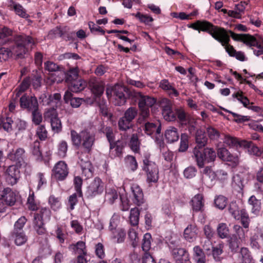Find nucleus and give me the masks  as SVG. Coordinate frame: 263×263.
<instances>
[{"label": "nucleus", "mask_w": 263, "mask_h": 263, "mask_svg": "<svg viewBox=\"0 0 263 263\" xmlns=\"http://www.w3.org/2000/svg\"><path fill=\"white\" fill-rule=\"evenodd\" d=\"M206 133L209 138L213 140H217L220 136L219 132L212 126L206 128Z\"/></svg>", "instance_id": "obj_58"}, {"label": "nucleus", "mask_w": 263, "mask_h": 263, "mask_svg": "<svg viewBox=\"0 0 263 263\" xmlns=\"http://www.w3.org/2000/svg\"><path fill=\"white\" fill-rule=\"evenodd\" d=\"M223 246L222 245H218L216 247H213L211 252L213 258L216 261H219L220 260V255L223 252Z\"/></svg>", "instance_id": "obj_59"}, {"label": "nucleus", "mask_w": 263, "mask_h": 263, "mask_svg": "<svg viewBox=\"0 0 263 263\" xmlns=\"http://www.w3.org/2000/svg\"><path fill=\"white\" fill-rule=\"evenodd\" d=\"M52 172L54 177L59 180H64L68 174L67 165L62 161L58 162L55 165Z\"/></svg>", "instance_id": "obj_11"}, {"label": "nucleus", "mask_w": 263, "mask_h": 263, "mask_svg": "<svg viewBox=\"0 0 263 263\" xmlns=\"http://www.w3.org/2000/svg\"><path fill=\"white\" fill-rule=\"evenodd\" d=\"M196 228L192 225H189L184 231V238L190 241H193L197 235Z\"/></svg>", "instance_id": "obj_32"}, {"label": "nucleus", "mask_w": 263, "mask_h": 263, "mask_svg": "<svg viewBox=\"0 0 263 263\" xmlns=\"http://www.w3.org/2000/svg\"><path fill=\"white\" fill-rule=\"evenodd\" d=\"M193 211H202L204 208L203 196L202 194L196 195L191 201Z\"/></svg>", "instance_id": "obj_22"}, {"label": "nucleus", "mask_w": 263, "mask_h": 263, "mask_svg": "<svg viewBox=\"0 0 263 263\" xmlns=\"http://www.w3.org/2000/svg\"><path fill=\"white\" fill-rule=\"evenodd\" d=\"M249 203L252 205V212L257 215L260 209L261 202L256 198L254 196H252L249 199Z\"/></svg>", "instance_id": "obj_39"}, {"label": "nucleus", "mask_w": 263, "mask_h": 263, "mask_svg": "<svg viewBox=\"0 0 263 263\" xmlns=\"http://www.w3.org/2000/svg\"><path fill=\"white\" fill-rule=\"evenodd\" d=\"M204 153V160L206 163L214 162L216 159V153L212 148L206 147L203 150Z\"/></svg>", "instance_id": "obj_37"}, {"label": "nucleus", "mask_w": 263, "mask_h": 263, "mask_svg": "<svg viewBox=\"0 0 263 263\" xmlns=\"http://www.w3.org/2000/svg\"><path fill=\"white\" fill-rule=\"evenodd\" d=\"M137 114L138 109L135 107H130L125 110L123 117L133 123V121L136 117Z\"/></svg>", "instance_id": "obj_42"}, {"label": "nucleus", "mask_w": 263, "mask_h": 263, "mask_svg": "<svg viewBox=\"0 0 263 263\" xmlns=\"http://www.w3.org/2000/svg\"><path fill=\"white\" fill-rule=\"evenodd\" d=\"M165 136L166 139L170 143L177 141L179 139V134L177 129L174 127L170 126L165 131Z\"/></svg>", "instance_id": "obj_31"}, {"label": "nucleus", "mask_w": 263, "mask_h": 263, "mask_svg": "<svg viewBox=\"0 0 263 263\" xmlns=\"http://www.w3.org/2000/svg\"><path fill=\"white\" fill-rule=\"evenodd\" d=\"M139 108H148L153 106L156 102V100L154 98L148 96H144L142 94L138 99Z\"/></svg>", "instance_id": "obj_24"}, {"label": "nucleus", "mask_w": 263, "mask_h": 263, "mask_svg": "<svg viewBox=\"0 0 263 263\" xmlns=\"http://www.w3.org/2000/svg\"><path fill=\"white\" fill-rule=\"evenodd\" d=\"M232 186L234 190L239 193H241L243 189L242 181L239 176L237 175L233 178Z\"/></svg>", "instance_id": "obj_49"}, {"label": "nucleus", "mask_w": 263, "mask_h": 263, "mask_svg": "<svg viewBox=\"0 0 263 263\" xmlns=\"http://www.w3.org/2000/svg\"><path fill=\"white\" fill-rule=\"evenodd\" d=\"M143 170L146 173L148 183H156L159 179V170L156 164L149 160V156L146 155L143 160Z\"/></svg>", "instance_id": "obj_3"}, {"label": "nucleus", "mask_w": 263, "mask_h": 263, "mask_svg": "<svg viewBox=\"0 0 263 263\" xmlns=\"http://www.w3.org/2000/svg\"><path fill=\"white\" fill-rule=\"evenodd\" d=\"M260 238L263 239V234L257 230L250 238V245L253 248L258 249L260 248L259 240Z\"/></svg>", "instance_id": "obj_38"}, {"label": "nucleus", "mask_w": 263, "mask_h": 263, "mask_svg": "<svg viewBox=\"0 0 263 263\" xmlns=\"http://www.w3.org/2000/svg\"><path fill=\"white\" fill-rule=\"evenodd\" d=\"M31 112L32 121L34 124L36 125H39L42 122L43 120L42 114L40 111L39 108H36L34 110L31 111Z\"/></svg>", "instance_id": "obj_46"}, {"label": "nucleus", "mask_w": 263, "mask_h": 263, "mask_svg": "<svg viewBox=\"0 0 263 263\" xmlns=\"http://www.w3.org/2000/svg\"><path fill=\"white\" fill-rule=\"evenodd\" d=\"M9 159L15 162L16 164L21 167L23 165H26L24 161L25 158V151L24 148L18 147L16 149H13L7 156Z\"/></svg>", "instance_id": "obj_9"}, {"label": "nucleus", "mask_w": 263, "mask_h": 263, "mask_svg": "<svg viewBox=\"0 0 263 263\" xmlns=\"http://www.w3.org/2000/svg\"><path fill=\"white\" fill-rule=\"evenodd\" d=\"M71 138L74 145L76 146H80L82 139L81 132L78 134L74 130H71Z\"/></svg>", "instance_id": "obj_53"}, {"label": "nucleus", "mask_w": 263, "mask_h": 263, "mask_svg": "<svg viewBox=\"0 0 263 263\" xmlns=\"http://www.w3.org/2000/svg\"><path fill=\"white\" fill-rule=\"evenodd\" d=\"M143 130L147 135L151 136L154 133L159 135L161 133V124L159 123L156 124L146 122L144 124Z\"/></svg>", "instance_id": "obj_23"}, {"label": "nucleus", "mask_w": 263, "mask_h": 263, "mask_svg": "<svg viewBox=\"0 0 263 263\" xmlns=\"http://www.w3.org/2000/svg\"><path fill=\"white\" fill-rule=\"evenodd\" d=\"M229 211L235 219H241V222L243 228H248L250 223L249 215L246 210H239L236 202H232L229 206Z\"/></svg>", "instance_id": "obj_5"}, {"label": "nucleus", "mask_w": 263, "mask_h": 263, "mask_svg": "<svg viewBox=\"0 0 263 263\" xmlns=\"http://www.w3.org/2000/svg\"><path fill=\"white\" fill-rule=\"evenodd\" d=\"M202 148H198L197 147H195L193 149V157L195 159L197 165L199 167H203L205 162V160H204V153Z\"/></svg>", "instance_id": "obj_27"}, {"label": "nucleus", "mask_w": 263, "mask_h": 263, "mask_svg": "<svg viewBox=\"0 0 263 263\" xmlns=\"http://www.w3.org/2000/svg\"><path fill=\"white\" fill-rule=\"evenodd\" d=\"M34 215L40 216L41 220L43 221H48L50 219L51 211L46 208H42L39 213L34 214Z\"/></svg>", "instance_id": "obj_56"}, {"label": "nucleus", "mask_w": 263, "mask_h": 263, "mask_svg": "<svg viewBox=\"0 0 263 263\" xmlns=\"http://www.w3.org/2000/svg\"><path fill=\"white\" fill-rule=\"evenodd\" d=\"M140 143L137 134H133L129 142L131 149L134 152H138L139 149Z\"/></svg>", "instance_id": "obj_47"}, {"label": "nucleus", "mask_w": 263, "mask_h": 263, "mask_svg": "<svg viewBox=\"0 0 263 263\" xmlns=\"http://www.w3.org/2000/svg\"><path fill=\"white\" fill-rule=\"evenodd\" d=\"M225 49L230 56L235 57L238 60L244 61L246 59L245 54L242 51H237L234 47L229 44V43L226 44Z\"/></svg>", "instance_id": "obj_28"}, {"label": "nucleus", "mask_w": 263, "mask_h": 263, "mask_svg": "<svg viewBox=\"0 0 263 263\" xmlns=\"http://www.w3.org/2000/svg\"><path fill=\"white\" fill-rule=\"evenodd\" d=\"M223 143L230 147H243V146H249L250 144L248 141L245 140L239 141L237 138L229 135H224Z\"/></svg>", "instance_id": "obj_18"}, {"label": "nucleus", "mask_w": 263, "mask_h": 263, "mask_svg": "<svg viewBox=\"0 0 263 263\" xmlns=\"http://www.w3.org/2000/svg\"><path fill=\"white\" fill-rule=\"evenodd\" d=\"M89 86L92 93L97 97H100L104 92V85L101 81L91 79L89 81Z\"/></svg>", "instance_id": "obj_21"}, {"label": "nucleus", "mask_w": 263, "mask_h": 263, "mask_svg": "<svg viewBox=\"0 0 263 263\" xmlns=\"http://www.w3.org/2000/svg\"><path fill=\"white\" fill-rule=\"evenodd\" d=\"M103 191V182L99 178L96 177L88 186L86 190V194L88 197H93L102 193Z\"/></svg>", "instance_id": "obj_10"}, {"label": "nucleus", "mask_w": 263, "mask_h": 263, "mask_svg": "<svg viewBox=\"0 0 263 263\" xmlns=\"http://www.w3.org/2000/svg\"><path fill=\"white\" fill-rule=\"evenodd\" d=\"M118 197L117 192L114 189H108L106 191L105 199L110 204L114 203L115 200L118 199Z\"/></svg>", "instance_id": "obj_41"}, {"label": "nucleus", "mask_w": 263, "mask_h": 263, "mask_svg": "<svg viewBox=\"0 0 263 263\" xmlns=\"http://www.w3.org/2000/svg\"><path fill=\"white\" fill-rule=\"evenodd\" d=\"M68 89L72 92H78L83 90L86 86V83L83 80L80 79L68 84Z\"/></svg>", "instance_id": "obj_30"}, {"label": "nucleus", "mask_w": 263, "mask_h": 263, "mask_svg": "<svg viewBox=\"0 0 263 263\" xmlns=\"http://www.w3.org/2000/svg\"><path fill=\"white\" fill-rule=\"evenodd\" d=\"M82 139L81 145L87 152H90L92 146L95 141V135L88 130H84L81 132Z\"/></svg>", "instance_id": "obj_13"}, {"label": "nucleus", "mask_w": 263, "mask_h": 263, "mask_svg": "<svg viewBox=\"0 0 263 263\" xmlns=\"http://www.w3.org/2000/svg\"><path fill=\"white\" fill-rule=\"evenodd\" d=\"M217 233L220 238H227L229 235V229L227 224L224 223L219 224L217 228Z\"/></svg>", "instance_id": "obj_48"}, {"label": "nucleus", "mask_w": 263, "mask_h": 263, "mask_svg": "<svg viewBox=\"0 0 263 263\" xmlns=\"http://www.w3.org/2000/svg\"><path fill=\"white\" fill-rule=\"evenodd\" d=\"M48 202L51 208L54 211H56L60 207L61 203L59 198L55 197L53 195L49 197Z\"/></svg>", "instance_id": "obj_62"}, {"label": "nucleus", "mask_w": 263, "mask_h": 263, "mask_svg": "<svg viewBox=\"0 0 263 263\" xmlns=\"http://www.w3.org/2000/svg\"><path fill=\"white\" fill-rule=\"evenodd\" d=\"M202 180L208 186H212L217 179L216 172H214L211 166H206L202 171Z\"/></svg>", "instance_id": "obj_15"}, {"label": "nucleus", "mask_w": 263, "mask_h": 263, "mask_svg": "<svg viewBox=\"0 0 263 263\" xmlns=\"http://www.w3.org/2000/svg\"><path fill=\"white\" fill-rule=\"evenodd\" d=\"M250 143L249 146H243L244 148H248L249 152L253 155L259 157L263 155V147L261 148H259L257 146L254 145L251 141H248Z\"/></svg>", "instance_id": "obj_43"}, {"label": "nucleus", "mask_w": 263, "mask_h": 263, "mask_svg": "<svg viewBox=\"0 0 263 263\" xmlns=\"http://www.w3.org/2000/svg\"><path fill=\"white\" fill-rule=\"evenodd\" d=\"M44 117L45 121L50 122L52 130L54 133H59L62 130V123L54 108L47 109L44 112Z\"/></svg>", "instance_id": "obj_4"}, {"label": "nucleus", "mask_w": 263, "mask_h": 263, "mask_svg": "<svg viewBox=\"0 0 263 263\" xmlns=\"http://www.w3.org/2000/svg\"><path fill=\"white\" fill-rule=\"evenodd\" d=\"M162 114L164 119L168 121H173L176 119V110L172 109V102L168 99L164 98L160 101Z\"/></svg>", "instance_id": "obj_6"}, {"label": "nucleus", "mask_w": 263, "mask_h": 263, "mask_svg": "<svg viewBox=\"0 0 263 263\" xmlns=\"http://www.w3.org/2000/svg\"><path fill=\"white\" fill-rule=\"evenodd\" d=\"M177 116L180 124L183 125H187V122H193V117L181 108L176 109V116Z\"/></svg>", "instance_id": "obj_26"}, {"label": "nucleus", "mask_w": 263, "mask_h": 263, "mask_svg": "<svg viewBox=\"0 0 263 263\" xmlns=\"http://www.w3.org/2000/svg\"><path fill=\"white\" fill-rule=\"evenodd\" d=\"M20 106L28 111H31L39 108V103L36 98L34 96H29L23 95L20 99Z\"/></svg>", "instance_id": "obj_7"}, {"label": "nucleus", "mask_w": 263, "mask_h": 263, "mask_svg": "<svg viewBox=\"0 0 263 263\" xmlns=\"http://www.w3.org/2000/svg\"><path fill=\"white\" fill-rule=\"evenodd\" d=\"M82 179L79 176H76L74 178L73 183L75 190L80 197L82 196L81 187L82 185Z\"/></svg>", "instance_id": "obj_61"}, {"label": "nucleus", "mask_w": 263, "mask_h": 263, "mask_svg": "<svg viewBox=\"0 0 263 263\" xmlns=\"http://www.w3.org/2000/svg\"><path fill=\"white\" fill-rule=\"evenodd\" d=\"M118 125L119 129L123 132L127 131L133 127V123L124 117L119 118Z\"/></svg>", "instance_id": "obj_33"}, {"label": "nucleus", "mask_w": 263, "mask_h": 263, "mask_svg": "<svg viewBox=\"0 0 263 263\" xmlns=\"http://www.w3.org/2000/svg\"><path fill=\"white\" fill-rule=\"evenodd\" d=\"M125 146L123 142L118 140L115 143L110 144V155L112 158L121 157L123 153V150Z\"/></svg>", "instance_id": "obj_20"}, {"label": "nucleus", "mask_w": 263, "mask_h": 263, "mask_svg": "<svg viewBox=\"0 0 263 263\" xmlns=\"http://www.w3.org/2000/svg\"><path fill=\"white\" fill-rule=\"evenodd\" d=\"M196 142L197 145L195 147H197L198 148H202L207 143L208 138L201 130L197 131L196 135Z\"/></svg>", "instance_id": "obj_34"}, {"label": "nucleus", "mask_w": 263, "mask_h": 263, "mask_svg": "<svg viewBox=\"0 0 263 263\" xmlns=\"http://www.w3.org/2000/svg\"><path fill=\"white\" fill-rule=\"evenodd\" d=\"M140 211L137 208H132L130 210L129 217V222L131 225L136 226L138 224L139 220Z\"/></svg>", "instance_id": "obj_36"}, {"label": "nucleus", "mask_w": 263, "mask_h": 263, "mask_svg": "<svg viewBox=\"0 0 263 263\" xmlns=\"http://www.w3.org/2000/svg\"><path fill=\"white\" fill-rule=\"evenodd\" d=\"M132 194L131 199L133 203L140 206L145 201L142 190L137 184H133L131 187Z\"/></svg>", "instance_id": "obj_16"}, {"label": "nucleus", "mask_w": 263, "mask_h": 263, "mask_svg": "<svg viewBox=\"0 0 263 263\" xmlns=\"http://www.w3.org/2000/svg\"><path fill=\"white\" fill-rule=\"evenodd\" d=\"M19 166L12 165L9 166L6 170V182L11 185L15 184L20 178V171Z\"/></svg>", "instance_id": "obj_8"}, {"label": "nucleus", "mask_w": 263, "mask_h": 263, "mask_svg": "<svg viewBox=\"0 0 263 263\" xmlns=\"http://www.w3.org/2000/svg\"><path fill=\"white\" fill-rule=\"evenodd\" d=\"M111 232L112 238L117 239V242L121 243L124 241L125 236V232L124 230L118 229Z\"/></svg>", "instance_id": "obj_44"}, {"label": "nucleus", "mask_w": 263, "mask_h": 263, "mask_svg": "<svg viewBox=\"0 0 263 263\" xmlns=\"http://www.w3.org/2000/svg\"><path fill=\"white\" fill-rule=\"evenodd\" d=\"M69 248L74 250H77L79 254L85 255V243L83 241H79L76 245H71Z\"/></svg>", "instance_id": "obj_55"}, {"label": "nucleus", "mask_w": 263, "mask_h": 263, "mask_svg": "<svg viewBox=\"0 0 263 263\" xmlns=\"http://www.w3.org/2000/svg\"><path fill=\"white\" fill-rule=\"evenodd\" d=\"M126 94L129 99L134 100H138L141 95V92L130 88H126Z\"/></svg>", "instance_id": "obj_63"}, {"label": "nucleus", "mask_w": 263, "mask_h": 263, "mask_svg": "<svg viewBox=\"0 0 263 263\" xmlns=\"http://www.w3.org/2000/svg\"><path fill=\"white\" fill-rule=\"evenodd\" d=\"M1 198L3 199L7 205L12 206L14 204L16 201V195L10 188L7 187L3 189Z\"/></svg>", "instance_id": "obj_19"}, {"label": "nucleus", "mask_w": 263, "mask_h": 263, "mask_svg": "<svg viewBox=\"0 0 263 263\" xmlns=\"http://www.w3.org/2000/svg\"><path fill=\"white\" fill-rule=\"evenodd\" d=\"M14 10L16 14L23 18H28L29 15L26 13V10L20 4H15L13 6Z\"/></svg>", "instance_id": "obj_64"}, {"label": "nucleus", "mask_w": 263, "mask_h": 263, "mask_svg": "<svg viewBox=\"0 0 263 263\" xmlns=\"http://www.w3.org/2000/svg\"><path fill=\"white\" fill-rule=\"evenodd\" d=\"M172 255L176 263H189V254L183 248H173L171 251Z\"/></svg>", "instance_id": "obj_12"}, {"label": "nucleus", "mask_w": 263, "mask_h": 263, "mask_svg": "<svg viewBox=\"0 0 263 263\" xmlns=\"http://www.w3.org/2000/svg\"><path fill=\"white\" fill-rule=\"evenodd\" d=\"M215 206L219 209H223L227 205V199L223 196L219 195L214 200Z\"/></svg>", "instance_id": "obj_51"}, {"label": "nucleus", "mask_w": 263, "mask_h": 263, "mask_svg": "<svg viewBox=\"0 0 263 263\" xmlns=\"http://www.w3.org/2000/svg\"><path fill=\"white\" fill-rule=\"evenodd\" d=\"M14 45L11 49L5 47L0 48V61H5L11 57L12 53L18 59H23L27 52V48L34 45V41L30 36L16 35L14 37Z\"/></svg>", "instance_id": "obj_1"}, {"label": "nucleus", "mask_w": 263, "mask_h": 263, "mask_svg": "<svg viewBox=\"0 0 263 263\" xmlns=\"http://www.w3.org/2000/svg\"><path fill=\"white\" fill-rule=\"evenodd\" d=\"M190 27L195 30H200L208 32L222 46H224L230 42V36L226 29L214 26L206 21H197L195 23L191 24Z\"/></svg>", "instance_id": "obj_2"}, {"label": "nucleus", "mask_w": 263, "mask_h": 263, "mask_svg": "<svg viewBox=\"0 0 263 263\" xmlns=\"http://www.w3.org/2000/svg\"><path fill=\"white\" fill-rule=\"evenodd\" d=\"M140 110L138 122L141 123L143 121H146L150 116L149 109L148 108H139Z\"/></svg>", "instance_id": "obj_52"}, {"label": "nucleus", "mask_w": 263, "mask_h": 263, "mask_svg": "<svg viewBox=\"0 0 263 263\" xmlns=\"http://www.w3.org/2000/svg\"><path fill=\"white\" fill-rule=\"evenodd\" d=\"M160 87L165 90H172L175 96L178 95V91L173 87L167 80H162L160 83Z\"/></svg>", "instance_id": "obj_57"}, {"label": "nucleus", "mask_w": 263, "mask_h": 263, "mask_svg": "<svg viewBox=\"0 0 263 263\" xmlns=\"http://www.w3.org/2000/svg\"><path fill=\"white\" fill-rule=\"evenodd\" d=\"M80 155L79 157V161H78V163L80 165L82 173L85 174V176H87L89 177L92 175V167L90 163V162L88 160L87 158L85 160L81 158V156Z\"/></svg>", "instance_id": "obj_29"}, {"label": "nucleus", "mask_w": 263, "mask_h": 263, "mask_svg": "<svg viewBox=\"0 0 263 263\" xmlns=\"http://www.w3.org/2000/svg\"><path fill=\"white\" fill-rule=\"evenodd\" d=\"M152 236L151 234L147 233L144 235L142 242V248L143 251L146 253L151 249Z\"/></svg>", "instance_id": "obj_40"}, {"label": "nucleus", "mask_w": 263, "mask_h": 263, "mask_svg": "<svg viewBox=\"0 0 263 263\" xmlns=\"http://www.w3.org/2000/svg\"><path fill=\"white\" fill-rule=\"evenodd\" d=\"M78 79H80L79 78V71L77 68H71L66 73L65 80L68 84Z\"/></svg>", "instance_id": "obj_35"}, {"label": "nucleus", "mask_w": 263, "mask_h": 263, "mask_svg": "<svg viewBox=\"0 0 263 263\" xmlns=\"http://www.w3.org/2000/svg\"><path fill=\"white\" fill-rule=\"evenodd\" d=\"M126 88L127 87L120 85H116L113 87V93L117 105L121 106L125 103L126 98L124 92L126 93Z\"/></svg>", "instance_id": "obj_17"}, {"label": "nucleus", "mask_w": 263, "mask_h": 263, "mask_svg": "<svg viewBox=\"0 0 263 263\" xmlns=\"http://www.w3.org/2000/svg\"><path fill=\"white\" fill-rule=\"evenodd\" d=\"M232 38L237 41H242L249 46H257L258 42L253 36L248 34H239L235 33L231 30L229 31Z\"/></svg>", "instance_id": "obj_14"}, {"label": "nucleus", "mask_w": 263, "mask_h": 263, "mask_svg": "<svg viewBox=\"0 0 263 263\" xmlns=\"http://www.w3.org/2000/svg\"><path fill=\"white\" fill-rule=\"evenodd\" d=\"M33 227L34 231L39 235L44 234L46 232L44 221L41 220V217L38 215H34Z\"/></svg>", "instance_id": "obj_25"}, {"label": "nucleus", "mask_w": 263, "mask_h": 263, "mask_svg": "<svg viewBox=\"0 0 263 263\" xmlns=\"http://www.w3.org/2000/svg\"><path fill=\"white\" fill-rule=\"evenodd\" d=\"M240 254L242 257V263H255L247 248H241L240 250Z\"/></svg>", "instance_id": "obj_45"}, {"label": "nucleus", "mask_w": 263, "mask_h": 263, "mask_svg": "<svg viewBox=\"0 0 263 263\" xmlns=\"http://www.w3.org/2000/svg\"><path fill=\"white\" fill-rule=\"evenodd\" d=\"M15 235V243L17 246H21L24 244L27 240V237L23 232H14Z\"/></svg>", "instance_id": "obj_50"}, {"label": "nucleus", "mask_w": 263, "mask_h": 263, "mask_svg": "<svg viewBox=\"0 0 263 263\" xmlns=\"http://www.w3.org/2000/svg\"><path fill=\"white\" fill-rule=\"evenodd\" d=\"M188 148V136L186 134L181 135V142L179 148V152H185Z\"/></svg>", "instance_id": "obj_60"}, {"label": "nucleus", "mask_w": 263, "mask_h": 263, "mask_svg": "<svg viewBox=\"0 0 263 263\" xmlns=\"http://www.w3.org/2000/svg\"><path fill=\"white\" fill-rule=\"evenodd\" d=\"M203 249L205 251L207 255H210L211 253V249L213 248L211 239L206 238H201L200 241Z\"/></svg>", "instance_id": "obj_54"}]
</instances>
